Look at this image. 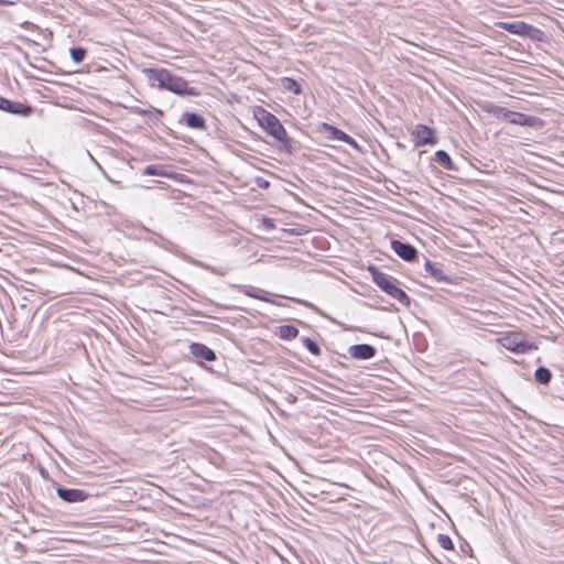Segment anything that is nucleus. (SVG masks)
<instances>
[{"instance_id": "nucleus-23", "label": "nucleus", "mask_w": 564, "mask_h": 564, "mask_svg": "<svg viewBox=\"0 0 564 564\" xmlns=\"http://www.w3.org/2000/svg\"><path fill=\"white\" fill-rule=\"evenodd\" d=\"M199 265L203 269L208 270L212 273L220 275V276H224V275H226L228 273V269L225 268V267H213V265H209V264H206V263H199Z\"/></svg>"}, {"instance_id": "nucleus-17", "label": "nucleus", "mask_w": 564, "mask_h": 564, "mask_svg": "<svg viewBox=\"0 0 564 564\" xmlns=\"http://www.w3.org/2000/svg\"><path fill=\"white\" fill-rule=\"evenodd\" d=\"M276 334L283 340H292L297 337L299 329L293 325H282L278 328Z\"/></svg>"}, {"instance_id": "nucleus-9", "label": "nucleus", "mask_w": 564, "mask_h": 564, "mask_svg": "<svg viewBox=\"0 0 564 564\" xmlns=\"http://www.w3.org/2000/svg\"><path fill=\"white\" fill-rule=\"evenodd\" d=\"M391 249L404 261L411 262L416 259L417 250L408 242L400 240L391 241Z\"/></svg>"}, {"instance_id": "nucleus-10", "label": "nucleus", "mask_w": 564, "mask_h": 564, "mask_svg": "<svg viewBox=\"0 0 564 564\" xmlns=\"http://www.w3.org/2000/svg\"><path fill=\"white\" fill-rule=\"evenodd\" d=\"M56 492L62 500L70 503L85 501L89 497L86 491L76 488L57 487Z\"/></svg>"}, {"instance_id": "nucleus-13", "label": "nucleus", "mask_w": 564, "mask_h": 564, "mask_svg": "<svg viewBox=\"0 0 564 564\" xmlns=\"http://www.w3.org/2000/svg\"><path fill=\"white\" fill-rule=\"evenodd\" d=\"M189 352L197 359L214 361L216 354L213 349L200 343H192L189 345Z\"/></svg>"}, {"instance_id": "nucleus-7", "label": "nucleus", "mask_w": 564, "mask_h": 564, "mask_svg": "<svg viewBox=\"0 0 564 564\" xmlns=\"http://www.w3.org/2000/svg\"><path fill=\"white\" fill-rule=\"evenodd\" d=\"M321 131L326 133L328 139L341 141V142H345L348 145L352 147L354 149H359V145L355 139H352L346 132L341 131L340 129H338L329 123H326V122L322 123Z\"/></svg>"}, {"instance_id": "nucleus-5", "label": "nucleus", "mask_w": 564, "mask_h": 564, "mask_svg": "<svg viewBox=\"0 0 564 564\" xmlns=\"http://www.w3.org/2000/svg\"><path fill=\"white\" fill-rule=\"evenodd\" d=\"M496 115L498 116V118L502 119L503 121L512 123V124H517V126L540 128L543 124L542 119H540L538 117L528 116L522 112L508 110L502 107H498Z\"/></svg>"}, {"instance_id": "nucleus-24", "label": "nucleus", "mask_w": 564, "mask_h": 564, "mask_svg": "<svg viewBox=\"0 0 564 564\" xmlns=\"http://www.w3.org/2000/svg\"><path fill=\"white\" fill-rule=\"evenodd\" d=\"M437 542L441 545V547L444 550H453L454 549L452 539L446 534H438Z\"/></svg>"}, {"instance_id": "nucleus-2", "label": "nucleus", "mask_w": 564, "mask_h": 564, "mask_svg": "<svg viewBox=\"0 0 564 564\" xmlns=\"http://www.w3.org/2000/svg\"><path fill=\"white\" fill-rule=\"evenodd\" d=\"M258 121L268 134L282 143L283 148L291 153L292 139L288 135L285 128L274 115L262 109L259 113Z\"/></svg>"}, {"instance_id": "nucleus-25", "label": "nucleus", "mask_w": 564, "mask_h": 564, "mask_svg": "<svg viewBox=\"0 0 564 564\" xmlns=\"http://www.w3.org/2000/svg\"><path fill=\"white\" fill-rule=\"evenodd\" d=\"M245 294L249 297H253V299H258L260 301H263V302H268V303H273L272 300H270L269 297H267L265 295H262L256 291H252V290H246L245 291Z\"/></svg>"}, {"instance_id": "nucleus-8", "label": "nucleus", "mask_w": 564, "mask_h": 564, "mask_svg": "<svg viewBox=\"0 0 564 564\" xmlns=\"http://www.w3.org/2000/svg\"><path fill=\"white\" fill-rule=\"evenodd\" d=\"M0 110L12 115L30 116L32 113V107L22 102L11 101L0 96Z\"/></svg>"}, {"instance_id": "nucleus-14", "label": "nucleus", "mask_w": 564, "mask_h": 564, "mask_svg": "<svg viewBox=\"0 0 564 564\" xmlns=\"http://www.w3.org/2000/svg\"><path fill=\"white\" fill-rule=\"evenodd\" d=\"M500 28L516 35H524V33L535 31L533 25L523 21L501 22Z\"/></svg>"}, {"instance_id": "nucleus-26", "label": "nucleus", "mask_w": 564, "mask_h": 564, "mask_svg": "<svg viewBox=\"0 0 564 564\" xmlns=\"http://www.w3.org/2000/svg\"><path fill=\"white\" fill-rule=\"evenodd\" d=\"M534 30L535 31H532V32L530 31L529 33H524V36H529L532 40H539V41L542 40L543 32L535 26H534Z\"/></svg>"}, {"instance_id": "nucleus-6", "label": "nucleus", "mask_w": 564, "mask_h": 564, "mask_svg": "<svg viewBox=\"0 0 564 564\" xmlns=\"http://www.w3.org/2000/svg\"><path fill=\"white\" fill-rule=\"evenodd\" d=\"M412 138L416 147L429 144L433 145L437 143V139L434 135L433 129L425 124H416L412 132Z\"/></svg>"}, {"instance_id": "nucleus-12", "label": "nucleus", "mask_w": 564, "mask_h": 564, "mask_svg": "<svg viewBox=\"0 0 564 564\" xmlns=\"http://www.w3.org/2000/svg\"><path fill=\"white\" fill-rule=\"evenodd\" d=\"M424 270L427 275H430L437 282H447L449 280L448 275L443 270V265L441 263L433 262L426 259L424 263Z\"/></svg>"}, {"instance_id": "nucleus-11", "label": "nucleus", "mask_w": 564, "mask_h": 564, "mask_svg": "<svg viewBox=\"0 0 564 564\" xmlns=\"http://www.w3.org/2000/svg\"><path fill=\"white\" fill-rule=\"evenodd\" d=\"M349 355L354 359L368 360L376 356L377 349L369 344H357L352 345L348 349Z\"/></svg>"}, {"instance_id": "nucleus-21", "label": "nucleus", "mask_w": 564, "mask_h": 564, "mask_svg": "<svg viewBox=\"0 0 564 564\" xmlns=\"http://www.w3.org/2000/svg\"><path fill=\"white\" fill-rule=\"evenodd\" d=\"M302 343L306 347V349L311 354H313L314 356H319L321 355L322 350H321L318 344L315 340H313V339H311L308 337H303L302 338Z\"/></svg>"}, {"instance_id": "nucleus-15", "label": "nucleus", "mask_w": 564, "mask_h": 564, "mask_svg": "<svg viewBox=\"0 0 564 564\" xmlns=\"http://www.w3.org/2000/svg\"><path fill=\"white\" fill-rule=\"evenodd\" d=\"M182 117L187 127L192 129L204 130L206 128L205 119L198 113L184 112Z\"/></svg>"}, {"instance_id": "nucleus-22", "label": "nucleus", "mask_w": 564, "mask_h": 564, "mask_svg": "<svg viewBox=\"0 0 564 564\" xmlns=\"http://www.w3.org/2000/svg\"><path fill=\"white\" fill-rule=\"evenodd\" d=\"M70 57H72L73 62H75L76 64H79L86 57V50L80 46L73 47V48H70Z\"/></svg>"}, {"instance_id": "nucleus-28", "label": "nucleus", "mask_w": 564, "mask_h": 564, "mask_svg": "<svg viewBox=\"0 0 564 564\" xmlns=\"http://www.w3.org/2000/svg\"><path fill=\"white\" fill-rule=\"evenodd\" d=\"M134 111H135L137 113H139V115H149V113H151V110L143 109V108H139V107H137V108L134 109Z\"/></svg>"}, {"instance_id": "nucleus-4", "label": "nucleus", "mask_w": 564, "mask_h": 564, "mask_svg": "<svg viewBox=\"0 0 564 564\" xmlns=\"http://www.w3.org/2000/svg\"><path fill=\"white\" fill-rule=\"evenodd\" d=\"M498 343L506 349L514 354H527L536 350L538 346L534 343H528L525 335L520 332H510L503 334L498 338Z\"/></svg>"}, {"instance_id": "nucleus-20", "label": "nucleus", "mask_w": 564, "mask_h": 564, "mask_svg": "<svg viewBox=\"0 0 564 564\" xmlns=\"http://www.w3.org/2000/svg\"><path fill=\"white\" fill-rule=\"evenodd\" d=\"M281 84H282V87L288 90V91H291L295 95H300L302 89H301V85L293 78H290V77H283L281 79Z\"/></svg>"}, {"instance_id": "nucleus-16", "label": "nucleus", "mask_w": 564, "mask_h": 564, "mask_svg": "<svg viewBox=\"0 0 564 564\" xmlns=\"http://www.w3.org/2000/svg\"><path fill=\"white\" fill-rule=\"evenodd\" d=\"M435 161L446 170L457 171L458 167L451 159L449 154L444 150H437L435 152Z\"/></svg>"}, {"instance_id": "nucleus-19", "label": "nucleus", "mask_w": 564, "mask_h": 564, "mask_svg": "<svg viewBox=\"0 0 564 564\" xmlns=\"http://www.w3.org/2000/svg\"><path fill=\"white\" fill-rule=\"evenodd\" d=\"M534 379L541 384H547L552 379V372L545 367H539L534 372Z\"/></svg>"}, {"instance_id": "nucleus-27", "label": "nucleus", "mask_w": 564, "mask_h": 564, "mask_svg": "<svg viewBox=\"0 0 564 564\" xmlns=\"http://www.w3.org/2000/svg\"><path fill=\"white\" fill-rule=\"evenodd\" d=\"M257 183H258V185H259L260 187H262V188H267V187H269V182H268V181H265V180H263V178H258V180H257Z\"/></svg>"}, {"instance_id": "nucleus-29", "label": "nucleus", "mask_w": 564, "mask_h": 564, "mask_svg": "<svg viewBox=\"0 0 564 564\" xmlns=\"http://www.w3.org/2000/svg\"><path fill=\"white\" fill-rule=\"evenodd\" d=\"M155 115H156V117H159V116H162L163 112L161 110H159V109H155Z\"/></svg>"}, {"instance_id": "nucleus-18", "label": "nucleus", "mask_w": 564, "mask_h": 564, "mask_svg": "<svg viewBox=\"0 0 564 564\" xmlns=\"http://www.w3.org/2000/svg\"><path fill=\"white\" fill-rule=\"evenodd\" d=\"M142 173L143 175L170 176L165 167L161 164L148 165L143 169Z\"/></svg>"}, {"instance_id": "nucleus-3", "label": "nucleus", "mask_w": 564, "mask_h": 564, "mask_svg": "<svg viewBox=\"0 0 564 564\" xmlns=\"http://www.w3.org/2000/svg\"><path fill=\"white\" fill-rule=\"evenodd\" d=\"M372 281L388 295L397 300L400 304L409 307L410 296L395 284V279L371 267Z\"/></svg>"}, {"instance_id": "nucleus-1", "label": "nucleus", "mask_w": 564, "mask_h": 564, "mask_svg": "<svg viewBox=\"0 0 564 564\" xmlns=\"http://www.w3.org/2000/svg\"><path fill=\"white\" fill-rule=\"evenodd\" d=\"M149 82L156 83L161 89L169 90L180 96H198L199 91L191 87L184 78L173 75L165 68H144Z\"/></svg>"}]
</instances>
